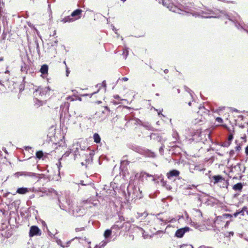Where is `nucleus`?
Masks as SVG:
<instances>
[{
  "label": "nucleus",
  "mask_w": 248,
  "mask_h": 248,
  "mask_svg": "<svg viewBox=\"0 0 248 248\" xmlns=\"http://www.w3.org/2000/svg\"><path fill=\"white\" fill-rule=\"evenodd\" d=\"M186 14H190L193 16L196 17H201L202 18H221L225 17L228 18L229 20L231 21L238 29H243L244 30L247 31L240 23V17L235 14V16H231L227 14L225 11H220L219 10H216L213 11L210 10H206L205 11H200L199 12H196L192 9L189 10L188 11H184Z\"/></svg>",
  "instance_id": "obj_1"
},
{
  "label": "nucleus",
  "mask_w": 248,
  "mask_h": 248,
  "mask_svg": "<svg viewBox=\"0 0 248 248\" xmlns=\"http://www.w3.org/2000/svg\"><path fill=\"white\" fill-rule=\"evenodd\" d=\"M201 131L197 129L195 130L192 128H188L186 130V138L189 140L195 141L197 142L201 140Z\"/></svg>",
  "instance_id": "obj_2"
},
{
  "label": "nucleus",
  "mask_w": 248,
  "mask_h": 248,
  "mask_svg": "<svg viewBox=\"0 0 248 248\" xmlns=\"http://www.w3.org/2000/svg\"><path fill=\"white\" fill-rule=\"evenodd\" d=\"M51 89L49 87H39L34 92V95L36 97H39L40 98H46L49 96V93Z\"/></svg>",
  "instance_id": "obj_3"
},
{
  "label": "nucleus",
  "mask_w": 248,
  "mask_h": 248,
  "mask_svg": "<svg viewBox=\"0 0 248 248\" xmlns=\"http://www.w3.org/2000/svg\"><path fill=\"white\" fill-rule=\"evenodd\" d=\"M14 83L13 81H10L9 80H0V85L1 86V90L2 91L5 92L6 91H12L14 87L13 86L14 85Z\"/></svg>",
  "instance_id": "obj_4"
},
{
  "label": "nucleus",
  "mask_w": 248,
  "mask_h": 248,
  "mask_svg": "<svg viewBox=\"0 0 248 248\" xmlns=\"http://www.w3.org/2000/svg\"><path fill=\"white\" fill-rule=\"evenodd\" d=\"M161 214H158L156 215V218L155 220L156 223L163 222L164 224H167L169 222H173L176 221L174 218H170L165 217H160Z\"/></svg>",
  "instance_id": "obj_5"
},
{
  "label": "nucleus",
  "mask_w": 248,
  "mask_h": 248,
  "mask_svg": "<svg viewBox=\"0 0 248 248\" xmlns=\"http://www.w3.org/2000/svg\"><path fill=\"white\" fill-rule=\"evenodd\" d=\"M180 171L177 170H172L167 172L166 175L167 178L170 180L174 181L176 178L180 179Z\"/></svg>",
  "instance_id": "obj_6"
},
{
  "label": "nucleus",
  "mask_w": 248,
  "mask_h": 248,
  "mask_svg": "<svg viewBox=\"0 0 248 248\" xmlns=\"http://www.w3.org/2000/svg\"><path fill=\"white\" fill-rule=\"evenodd\" d=\"M41 233V230L37 226L33 225L30 227L29 234L30 237L34 236H40Z\"/></svg>",
  "instance_id": "obj_7"
},
{
  "label": "nucleus",
  "mask_w": 248,
  "mask_h": 248,
  "mask_svg": "<svg viewBox=\"0 0 248 248\" xmlns=\"http://www.w3.org/2000/svg\"><path fill=\"white\" fill-rule=\"evenodd\" d=\"M189 230L190 228L188 227L178 229L175 232V235L177 237L181 238L186 232L189 231Z\"/></svg>",
  "instance_id": "obj_8"
},
{
  "label": "nucleus",
  "mask_w": 248,
  "mask_h": 248,
  "mask_svg": "<svg viewBox=\"0 0 248 248\" xmlns=\"http://www.w3.org/2000/svg\"><path fill=\"white\" fill-rule=\"evenodd\" d=\"M150 139L156 140L158 142H160L161 144H162V142L166 140L163 139L161 136H160L157 133H151L150 134Z\"/></svg>",
  "instance_id": "obj_9"
},
{
  "label": "nucleus",
  "mask_w": 248,
  "mask_h": 248,
  "mask_svg": "<svg viewBox=\"0 0 248 248\" xmlns=\"http://www.w3.org/2000/svg\"><path fill=\"white\" fill-rule=\"evenodd\" d=\"M188 221L191 226L200 230V231H203L205 229V226L204 225H201L197 222L192 221L191 218H189V220Z\"/></svg>",
  "instance_id": "obj_10"
},
{
  "label": "nucleus",
  "mask_w": 248,
  "mask_h": 248,
  "mask_svg": "<svg viewBox=\"0 0 248 248\" xmlns=\"http://www.w3.org/2000/svg\"><path fill=\"white\" fill-rule=\"evenodd\" d=\"M39 175V174L31 172L21 171V176L30 177L31 178H37Z\"/></svg>",
  "instance_id": "obj_11"
},
{
  "label": "nucleus",
  "mask_w": 248,
  "mask_h": 248,
  "mask_svg": "<svg viewBox=\"0 0 248 248\" xmlns=\"http://www.w3.org/2000/svg\"><path fill=\"white\" fill-rule=\"evenodd\" d=\"M82 12V11L81 9H76L72 13L71 15V16L74 18V19H75V20L78 19L80 18V15Z\"/></svg>",
  "instance_id": "obj_12"
},
{
  "label": "nucleus",
  "mask_w": 248,
  "mask_h": 248,
  "mask_svg": "<svg viewBox=\"0 0 248 248\" xmlns=\"http://www.w3.org/2000/svg\"><path fill=\"white\" fill-rule=\"evenodd\" d=\"M129 164V162L126 159V156L123 157V160L121 162L120 169L124 170L126 169L127 165Z\"/></svg>",
  "instance_id": "obj_13"
},
{
  "label": "nucleus",
  "mask_w": 248,
  "mask_h": 248,
  "mask_svg": "<svg viewBox=\"0 0 248 248\" xmlns=\"http://www.w3.org/2000/svg\"><path fill=\"white\" fill-rule=\"evenodd\" d=\"M193 214L197 219L200 220L202 217V214L200 210L197 209H193Z\"/></svg>",
  "instance_id": "obj_14"
},
{
  "label": "nucleus",
  "mask_w": 248,
  "mask_h": 248,
  "mask_svg": "<svg viewBox=\"0 0 248 248\" xmlns=\"http://www.w3.org/2000/svg\"><path fill=\"white\" fill-rule=\"evenodd\" d=\"M229 185L228 180H225L224 178L218 183V186L222 188H228Z\"/></svg>",
  "instance_id": "obj_15"
},
{
  "label": "nucleus",
  "mask_w": 248,
  "mask_h": 248,
  "mask_svg": "<svg viewBox=\"0 0 248 248\" xmlns=\"http://www.w3.org/2000/svg\"><path fill=\"white\" fill-rule=\"evenodd\" d=\"M167 7L170 11L174 13H180L179 11H181L172 4H169L167 6Z\"/></svg>",
  "instance_id": "obj_16"
},
{
  "label": "nucleus",
  "mask_w": 248,
  "mask_h": 248,
  "mask_svg": "<svg viewBox=\"0 0 248 248\" xmlns=\"http://www.w3.org/2000/svg\"><path fill=\"white\" fill-rule=\"evenodd\" d=\"M223 177L220 175H214L213 176L211 179L214 180V184H218V183L222 180V178Z\"/></svg>",
  "instance_id": "obj_17"
},
{
  "label": "nucleus",
  "mask_w": 248,
  "mask_h": 248,
  "mask_svg": "<svg viewBox=\"0 0 248 248\" xmlns=\"http://www.w3.org/2000/svg\"><path fill=\"white\" fill-rule=\"evenodd\" d=\"M29 191V189L27 187H20L17 188L16 193L20 194H25Z\"/></svg>",
  "instance_id": "obj_18"
},
{
  "label": "nucleus",
  "mask_w": 248,
  "mask_h": 248,
  "mask_svg": "<svg viewBox=\"0 0 248 248\" xmlns=\"http://www.w3.org/2000/svg\"><path fill=\"white\" fill-rule=\"evenodd\" d=\"M75 21V19L74 18L72 17L71 16V15L70 16H67L65 17L64 18H63L61 21L63 23H66V22H71Z\"/></svg>",
  "instance_id": "obj_19"
},
{
  "label": "nucleus",
  "mask_w": 248,
  "mask_h": 248,
  "mask_svg": "<svg viewBox=\"0 0 248 248\" xmlns=\"http://www.w3.org/2000/svg\"><path fill=\"white\" fill-rule=\"evenodd\" d=\"M243 188V185L241 183H238L234 185L232 188L235 191H241Z\"/></svg>",
  "instance_id": "obj_20"
},
{
  "label": "nucleus",
  "mask_w": 248,
  "mask_h": 248,
  "mask_svg": "<svg viewBox=\"0 0 248 248\" xmlns=\"http://www.w3.org/2000/svg\"><path fill=\"white\" fill-rule=\"evenodd\" d=\"M48 69V66L46 64H44L41 66L40 71L42 74L45 75L47 73Z\"/></svg>",
  "instance_id": "obj_21"
},
{
  "label": "nucleus",
  "mask_w": 248,
  "mask_h": 248,
  "mask_svg": "<svg viewBox=\"0 0 248 248\" xmlns=\"http://www.w3.org/2000/svg\"><path fill=\"white\" fill-rule=\"evenodd\" d=\"M205 117L202 116L200 119H199V118L195 119V120L194 121V123L195 124H202V123H203V122H205Z\"/></svg>",
  "instance_id": "obj_22"
},
{
  "label": "nucleus",
  "mask_w": 248,
  "mask_h": 248,
  "mask_svg": "<svg viewBox=\"0 0 248 248\" xmlns=\"http://www.w3.org/2000/svg\"><path fill=\"white\" fill-rule=\"evenodd\" d=\"M93 139H94V141L95 142L98 143L100 142L101 138H100V136L97 133H95L93 135Z\"/></svg>",
  "instance_id": "obj_23"
},
{
  "label": "nucleus",
  "mask_w": 248,
  "mask_h": 248,
  "mask_svg": "<svg viewBox=\"0 0 248 248\" xmlns=\"http://www.w3.org/2000/svg\"><path fill=\"white\" fill-rule=\"evenodd\" d=\"M28 65L25 63H23L21 66V71L23 72L27 73L28 70Z\"/></svg>",
  "instance_id": "obj_24"
},
{
  "label": "nucleus",
  "mask_w": 248,
  "mask_h": 248,
  "mask_svg": "<svg viewBox=\"0 0 248 248\" xmlns=\"http://www.w3.org/2000/svg\"><path fill=\"white\" fill-rule=\"evenodd\" d=\"M111 234V230L110 229H108L106 230L104 232V237L106 238H108Z\"/></svg>",
  "instance_id": "obj_25"
},
{
  "label": "nucleus",
  "mask_w": 248,
  "mask_h": 248,
  "mask_svg": "<svg viewBox=\"0 0 248 248\" xmlns=\"http://www.w3.org/2000/svg\"><path fill=\"white\" fill-rule=\"evenodd\" d=\"M144 127L146 128L149 130H154V128L149 124H141Z\"/></svg>",
  "instance_id": "obj_26"
},
{
  "label": "nucleus",
  "mask_w": 248,
  "mask_h": 248,
  "mask_svg": "<svg viewBox=\"0 0 248 248\" xmlns=\"http://www.w3.org/2000/svg\"><path fill=\"white\" fill-rule=\"evenodd\" d=\"M241 145L240 144H237L234 148V150L236 153V155H238L241 150Z\"/></svg>",
  "instance_id": "obj_27"
},
{
  "label": "nucleus",
  "mask_w": 248,
  "mask_h": 248,
  "mask_svg": "<svg viewBox=\"0 0 248 248\" xmlns=\"http://www.w3.org/2000/svg\"><path fill=\"white\" fill-rule=\"evenodd\" d=\"M123 227V225H121L120 224H119V222H117L116 223V224L115 225H114L111 228L112 229H115V228H117V229H120L121 228H122Z\"/></svg>",
  "instance_id": "obj_28"
},
{
  "label": "nucleus",
  "mask_w": 248,
  "mask_h": 248,
  "mask_svg": "<svg viewBox=\"0 0 248 248\" xmlns=\"http://www.w3.org/2000/svg\"><path fill=\"white\" fill-rule=\"evenodd\" d=\"M55 239H56V241L58 245H60L62 248H65V245H62V241L61 239L56 237H55Z\"/></svg>",
  "instance_id": "obj_29"
},
{
  "label": "nucleus",
  "mask_w": 248,
  "mask_h": 248,
  "mask_svg": "<svg viewBox=\"0 0 248 248\" xmlns=\"http://www.w3.org/2000/svg\"><path fill=\"white\" fill-rule=\"evenodd\" d=\"M43 155H44V154H43V152L41 151H37L36 153V157L39 159H40L41 158H42V157L43 156Z\"/></svg>",
  "instance_id": "obj_30"
},
{
  "label": "nucleus",
  "mask_w": 248,
  "mask_h": 248,
  "mask_svg": "<svg viewBox=\"0 0 248 248\" xmlns=\"http://www.w3.org/2000/svg\"><path fill=\"white\" fill-rule=\"evenodd\" d=\"M232 215L229 214H224L221 216H219L218 217H219L220 218H227L229 217H232Z\"/></svg>",
  "instance_id": "obj_31"
},
{
  "label": "nucleus",
  "mask_w": 248,
  "mask_h": 248,
  "mask_svg": "<svg viewBox=\"0 0 248 248\" xmlns=\"http://www.w3.org/2000/svg\"><path fill=\"white\" fill-rule=\"evenodd\" d=\"M128 55V49L127 48H125L124 51H123V55L124 56V58L126 59L127 56Z\"/></svg>",
  "instance_id": "obj_32"
},
{
  "label": "nucleus",
  "mask_w": 248,
  "mask_h": 248,
  "mask_svg": "<svg viewBox=\"0 0 248 248\" xmlns=\"http://www.w3.org/2000/svg\"><path fill=\"white\" fill-rule=\"evenodd\" d=\"M185 91L189 93L190 96L192 97V94L194 93L193 92L190 90L188 87L185 86Z\"/></svg>",
  "instance_id": "obj_33"
},
{
  "label": "nucleus",
  "mask_w": 248,
  "mask_h": 248,
  "mask_svg": "<svg viewBox=\"0 0 248 248\" xmlns=\"http://www.w3.org/2000/svg\"><path fill=\"white\" fill-rule=\"evenodd\" d=\"M231 143V142L230 141H229L228 140H226V141H224V142H223L222 146H223L224 147H228L230 145Z\"/></svg>",
  "instance_id": "obj_34"
},
{
  "label": "nucleus",
  "mask_w": 248,
  "mask_h": 248,
  "mask_svg": "<svg viewBox=\"0 0 248 248\" xmlns=\"http://www.w3.org/2000/svg\"><path fill=\"white\" fill-rule=\"evenodd\" d=\"M161 183L164 186H165L167 189H170V186L167 185L166 182L161 179Z\"/></svg>",
  "instance_id": "obj_35"
},
{
  "label": "nucleus",
  "mask_w": 248,
  "mask_h": 248,
  "mask_svg": "<svg viewBox=\"0 0 248 248\" xmlns=\"http://www.w3.org/2000/svg\"><path fill=\"white\" fill-rule=\"evenodd\" d=\"M67 203L68 204L69 206L68 212L70 213L71 210L73 209V204L72 203V202H71V203H69L68 201L67 202Z\"/></svg>",
  "instance_id": "obj_36"
},
{
  "label": "nucleus",
  "mask_w": 248,
  "mask_h": 248,
  "mask_svg": "<svg viewBox=\"0 0 248 248\" xmlns=\"http://www.w3.org/2000/svg\"><path fill=\"white\" fill-rule=\"evenodd\" d=\"M140 176L153 177V176L152 175L149 174L146 172H141L140 174Z\"/></svg>",
  "instance_id": "obj_37"
},
{
  "label": "nucleus",
  "mask_w": 248,
  "mask_h": 248,
  "mask_svg": "<svg viewBox=\"0 0 248 248\" xmlns=\"http://www.w3.org/2000/svg\"><path fill=\"white\" fill-rule=\"evenodd\" d=\"M181 248H193V247L191 245H183L181 246Z\"/></svg>",
  "instance_id": "obj_38"
},
{
  "label": "nucleus",
  "mask_w": 248,
  "mask_h": 248,
  "mask_svg": "<svg viewBox=\"0 0 248 248\" xmlns=\"http://www.w3.org/2000/svg\"><path fill=\"white\" fill-rule=\"evenodd\" d=\"M233 134L232 133H230L228 137L227 140H228L231 142L232 140L233 139Z\"/></svg>",
  "instance_id": "obj_39"
},
{
  "label": "nucleus",
  "mask_w": 248,
  "mask_h": 248,
  "mask_svg": "<svg viewBox=\"0 0 248 248\" xmlns=\"http://www.w3.org/2000/svg\"><path fill=\"white\" fill-rule=\"evenodd\" d=\"M199 109H200V110L201 111H202V110H206V111H207V112H205V111H204V115H208V112H209V111H208V110L205 109L204 107H200L199 108Z\"/></svg>",
  "instance_id": "obj_40"
},
{
  "label": "nucleus",
  "mask_w": 248,
  "mask_h": 248,
  "mask_svg": "<svg viewBox=\"0 0 248 248\" xmlns=\"http://www.w3.org/2000/svg\"><path fill=\"white\" fill-rule=\"evenodd\" d=\"M235 152H236L235 151V150H231L230 152V157H233L235 155Z\"/></svg>",
  "instance_id": "obj_41"
},
{
  "label": "nucleus",
  "mask_w": 248,
  "mask_h": 248,
  "mask_svg": "<svg viewBox=\"0 0 248 248\" xmlns=\"http://www.w3.org/2000/svg\"><path fill=\"white\" fill-rule=\"evenodd\" d=\"M84 230H85V228L84 227L76 228L75 229V231L76 232H80V231H84Z\"/></svg>",
  "instance_id": "obj_42"
},
{
  "label": "nucleus",
  "mask_w": 248,
  "mask_h": 248,
  "mask_svg": "<svg viewBox=\"0 0 248 248\" xmlns=\"http://www.w3.org/2000/svg\"><path fill=\"white\" fill-rule=\"evenodd\" d=\"M164 145L162 144V146L159 148V152L161 154H163Z\"/></svg>",
  "instance_id": "obj_43"
},
{
  "label": "nucleus",
  "mask_w": 248,
  "mask_h": 248,
  "mask_svg": "<svg viewBox=\"0 0 248 248\" xmlns=\"http://www.w3.org/2000/svg\"><path fill=\"white\" fill-rule=\"evenodd\" d=\"M216 120L217 122L219 123H222L223 122V120L220 117H217L216 119Z\"/></svg>",
  "instance_id": "obj_44"
},
{
  "label": "nucleus",
  "mask_w": 248,
  "mask_h": 248,
  "mask_svg": "<svg viewBox=\"0 0 248 248\" xmlns=\"http://www.w3.org/2000/svg\"><path fill=\"white\" fill-rule=\"evenodd\" d=\"M14 176L16 178H18L19 176H21V171L16 172L14 174Z\"/></svg>",
  "instance_id": "obj_45"
},
{
  "label": "nucleus",
  "mask_w": 248,
  "mask_h": 248,
  "mask_svg": "<svg viewBox=\"0 0 248 248\" xmlns=\"http://www.w3.org/2000/svg\"><path fill=\"white\" fill-rule=\"evenodd\" d=\"M241 165L240 164V163H238L236 165H235L234 167V169H240V167H241Z\"/></svg>",
  "instance_id": "obj_46"
},
{
  "label": "nucleus",
  "mask_w": 248,
  "mask_h": 248,
  "mask_svg": "<svg viewBox=\"0 0 248 248\" xmlns=\"http://www.w3.org/2000/svg\"><path fill=\"white\" fill-rule=\"evenodd\" d=\"M234 233L233 232H228V235H227V237H231L232 236H233Z\"/></svg>",
  "instance_id": "obj_47"
},
{
  "label": "nucleus",
  "mask_w": 248,
  "mask_h": 248,
  "mask_svg": "<svg viewBox=\"0 0 248 248\" xmlns=\"http://www.w3.org/2000/svg\"><path fill=\"white\" fill-rule=\"evenodd\" d=\"M71 241H72V240L68 241V242H66V245H65V247H68L70 246V244Z\"/></svg>",
  "instance_id": "obj_48"
},
{
  "label": "nucleus",
  "mask_w": 248,
  "mask_h": 248,
  "mask_svg": "<svg viewBox=\"0 0 248 248\" xmlns=\"http://www.w3.org/2000/svg\"><path fill=\"white\" fill-rule=\"evenodd\" d=\"M57 165L58 166V168L59 170L60 169V167L62 166H61V162L60 161H59V162L58 163H57Z\"/></svg>",
  "instance_id": "obj_49"
},
{
  "label": "nucleus",
  "mask_w": 248,
  "mask_h": 248,
  "mask_svg": "<svg viewBox=\"0 0 248 248\" xmlns=\"http://www.w3.org/2000/svg\"><path fill=\"white\" fill-rule=\"evenodd\" d=\"M102 86L106 89V81L104 80L102 82Z\"/></svg>",
  "instance_id": "obj_50"
},
{
  "label": "nucleus",
  "mask_w": 248,
  "mask_h": 248,
  "mask_svg": "<svg viewBox=\"0 0 248 248\" xmlns=\"http://www.w3.org/2000/svg\"><path fill=\"white\" fill-rule=\"evenodd\" d=\"M238 215H239V212L238 211H237L233 214V216L236 217L238 216Z\"/></svg>",
  "instance_id": "obj_51"
},
{
  "label": "nucleus",
  "mask_w": 248,
  "mask_h": 248,
  "mask_svg": "<svg viewBox=\"0 0 248 248\" xmlns=\"http://www.w3.org/2000/svg\"><path fill=\"white\" fill-rule=\"evenodd\" d=\"M238 212H239V214H241L242 216L244 215V212L243 210H241L238 211Z\"/></svg>",
  "instance_id": "obj_52"
},
{
  "label": "nucleus",
  "mask_w": 248,
  "mask_h": 248,
  "mask_svg": "<svg viewBox=\"0 0 248 248\" xmlns=\"http://www.w3.org/2000/svg\"><path fill=\"white\" fill-rule=\"evenodd\" d=\"M83 182H84V181L83 180H81V181H80V183H79V184H80V185H81L82 186H86V185H87V184H84Z\"/></svg>",
  "instance_id": "obj_53"
},
{
  "label": "nucleus",
  "mask_w": 248,
  "mask_h": 248,
  "mask_svg": "<svg viewBox=\"0 0 248 248\" xmlns=\"http://www.w3.org/2000/svg\"><path fill=\"white\" fill-rule=\"evenodd\" d=\"M245 153L247 155H248V145L245 148Z\"/></svg>",
  "instance_id": "obj_54"
},
{
  "label": "nucleus",
  "mask_w": 248,
  "mask_h": 248,
  "mask_svg": "<svg viewBox=\"0 0 248 248\" xmlns=\"http://www.w3.org/2000/svg\"><path fill=\"white\" fill-rule=\"evenodd\" d=\"M70 152H67L66 153H65V154L63 155V156H68L69 155V154H70Z\"/></svg>",
  "instance_id": "obj_55"
},
{
  "label": "nucleus",
  "mask_w": 248,
  "mask_h": 248,
  "mask_svg": "<svg viewBox=\"0 0 248 248\" xmlns=\"http://www.w3.org/2000/svg\"><path fill=\"white\" fill-rule=\"evenodd\" d=\"M149 155L150 156V157H155V155L154 153H150V154Z\"/></svg>",
  "instance_id": "obj_56"
},
{
  "label": "nucleus",
  "mask_w": 248,
  "mask_h": 248,
  "mask_svg": "<svg viewBox=\"0 0 248 248\" xmlns=\"http://www.w3.org/2000/svg\"><path fill=\"white\" fill-rule=\"evenodd\" d=\"M136 122L138 124H142L141 121L140 119H136Z\"/></svg>",
  "instance_id": "obj_57"
},
{
  "label": "nucleus",
  "mask_w": 248,
  "mask_h": 248,
  "mask_svg": "<svg viewBox=\"0 0 248 248\" xmlns=\"http://www.w3.org/2000/svg\"><path fill=\"white\" fill-rule=\"evenodd\" d=\"M112 30L115 32L116 34H117V30L115 29L114 26L112 27Z\"/></svg>",
  "instance_id": "obj_58"
},
{
  "label": "nucleus",
  "mask_w": 248,
  "mask_h": 248,
  "mask_svg": "<svg viewBox=\"0 0 248 248\" xmlns=\"http://www.w3.org/2000/svg\"><path fill=\"white\" fill-rule=\"evenodd\" d=\"M122 80H124V81H126L128 80V78L126 77H124L122 78Z\"/></svg>",
  "instance_id": "obj_59"
},
{
  "label": "nucleus",
  "mask_w": 248,
  "mask_h": 248,
  "mask_svg": "<svg viewBox=\"0 0 248 248\" xmlns=\"http://www.w3.org/2000/svg\"><path fill=\"white\" fill-rule=\"evenodd\" d=\"M202 248H213L212 247H207V246H202L201 247Z\"/></svg>",
  "instance_id": "obj_60"
},
{
  "label": "nucleus",
  "mask_w": 248,
  "mask_h": 248,
  "mask_svg": "<svg viewBox=\"0 0 248 248\" xmlns=\"http://www.w3.org/2000/svg\"><path fill=\"white\" fill-rule=\"evenodd\" d=\"M35 43H36V45L37 49H38V50H39V44H38V43H37V41H35Z\"/></svg>",
  "instance_id": "obj_61"
},
{
  "label": "nucleus",
  "mask_w": 248,
  "mask_h": 248,
  "mask_svg": "<svg viewBox=\"0 0 248 248\" xmlns=\"http://www.w3.org/2000/svg\"><path fill=\"white\" fill-rule=\"evenodd\" d=\"M164 72L165 73V74H167L168 72H169V70L168 69H166L164 70Z\"/></svg>",
  "instance_id": "obj_62"
},
{
  "label": "nucleus",
  "mask_w": 248,
  "mask_h": 248,
  "mask_svg": "<svg viewBox=\"0 0 248 248\" xmlns=\"http://www.w3.org/2000/svg\"><path fill=\"white\" fill-rule=\"evenodd\" d=\"M57 42L58 41L57 40L55 41L54 43H52V46H54V45H56L57 44Z\"/></svg>",
  "instance_id": "obj_63"
},
{
  "label": "nucleus",
  "mask_w": 248,
  "mask_h": 248,
  "mask_svg": "<svg viewBox=\"0 0 248 248\" xmlns=\"http://www.w3.org/2000/svg\"><path fill=\"white\" fill-rule=\"evenodd\" d=\"M247 209V208L246 207H244L242 208V210H243V211H244V212L245 211H246V209Z\"/></svg>",
  "instance_id": "obj_64"
}]
</instances>
